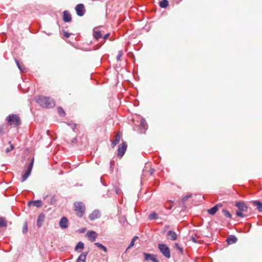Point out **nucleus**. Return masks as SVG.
<instances>
[{
	"label": "nucleus",
	"mask_w": 262,
	"mask_h": 262,
	"mask_svg": "<svg viewBox=\"0 0 262 262\" xmlns=\"http://www.w3.org/2000/svg\"><path fill=\"white\" fill-rule=\"evenodd\" d=\"M237 238L234 235H230V236H229L226 239V242L229 245L235 243L237 242Z\"/></svg>",
	"instance_id": "6ab92c4d"
},
{
	"label": "nucleus",
	"mask_w": 262,
	"mask_h": 262,
	"mask_svg": "<svg viewBox=\"0 0 262 262\" xmlns=\"http://www.w3.org/2000/svg\"><path fill=\"white\" fill-rule=\"evenodd\" d=\"M191 196V194H189V195H187L186 196H185L183 199H182V201L183 202H185L189 198H190Z\"/></svg>",
	"instance_id": "4c0bfd02"
},
{
	"label": "nucleus",
	"mask_w": 262,
	"mask_h": 262,
	"mask_svg": "<svg viewBox=\"0 0 262 262\" xmlns=\"http://www.w3.org/2000/svg\"><path fill=\"white\" fill-rule=\"evenodd\" d=\"M74 211L76 215L81 217L84 214L85 210V205L81 202H76L74 203Z\"/></svg>",
	"instance_id": "7ed1b4c3"
},
{
	"label": "nucleus",
	"mask_w": 262,
	"mask_h": 262,
	"mask_svg": "<svg viewBox=\"0 0 262 262\" xmlns=\"http://www.w3.org/2000/svg\"><path fill=\"white\" fill-rule=\"evenodd\" d=\"M6 132L4 130L3 126H0V135H3L5 134Z\"/></svg>",
	"instance_id": "e433bc0d"
},
{
	"label": "nucleus",
	"mask_w": 262,
	"mask_h": 262,
	"mask_svg": "<svg viewBox=\"0 0 262 262\" xmlns=\"http://www.w3.org/2000/svg\"><path fill=\"white\" fill-rule=\"evenodd\" d=\"M222 212L226 217L228 218H231L232 215L226 209H223Z\"/></svg>",
	"instance_id": "7c9ffc66"
},
{
	"label": "nucleus",
	"mask_w": 262,
	"mask_h": 262,
	"mask_svg": "<svg viewBox=\"0 0 262 262\" xmlns=\"http://www.w3.org/2000/svg\"><path fill=\"white\" fill-rule=\"evenodd\" d=\"M56 202H57V199H56L55 196L53 195L51 198L49 203L50 205H52L55 204Z\"/></svg>",
	"instance_id": "c756f323"
},
{
	"label": "nucleus",
	"mask_w": 262,
	"mask_h": 262,
	"mask_svg": "<svg viewBox=\"0 0 262 262\" xmlns=\"http://www.w3.org/2000/svg\"><path fill=\"white\" fill-rule=\"evenodd\" d=\"M94 245L95 246H96L98 248H99L101 250H102L104 252L107 251V248L104 246L102 245L101 244H100L99 243H95Z\"/></svg>",
	"instance_id": "bb28decb"
},
{
	"label": "nucleus",
	"mask_w": 262,
	"mask_h": 262,
	"mask_svg": "<svg viewBox=\"0 0 262 262\" xmlns=\"http://www.w3.org/2000/svg\"><path fill=\"white\" fill-rule=\"evenodd\" d=\"M63 20L64 22L69 23L72 20V17L68 11H64L63 12Z\"/></svg>",
	"instance_id": "2eb2a0df"
},
{
	"label": "nucleus",
	"mask_w": 262,
	"mask_h": 262,
	"mask_svg": "<svg viewBox=\"0 0 262 262\" xmlns=\"http://www.w3.org/2000/svg\"><path fill=\"white\" fill-rule=\"evenodd\" d=\"M235 206L238 208L239 211L246 212L248 210V207L243 201L236 202Z\"/></svg>",
	"instance_id": "1a4fd4ad"
},
{
	"label": "nucleus",
	"mask_w": 262,
	"mask_h": 262,
	"mask_svg": "<svg viewBox=\"0 0 262 262\" xmlns=\"http://www.w3.org/2000/svg\"><path fill=\"white\" fill-rule=\"evenodd\" d=\"M134 105L135 106H137L138 105V101H135V102L134 103Z\"/></svg>",
	"instance_id": "8fccbe9b"
},
{
	"label": "nucleus",
	"mask_w": 262,
	"mask_h": 262,
	"mask_svg": "<svg viewBox=\"0 0 262 262\" xmlns=\"http://www.w3.org/2000/svg\"><path fill=\"white\" fill-rule=\"evenodd\" d=\"M36 102L39 105L44 108H51L55 105V102L53 99L50 97L43 96H39L36 99Z\"/></svg>",
	"instance_id": "f257e3e1"
},
{
	"label": "nucleus",
	"mask_w": 262,
	"mask_h": 262,
	"mask_svg": "<svg viewBox=\"0 0 262 262\" xmlns=\"http://www.w3.org/2000/svg\"><path fill=\"white\" fill-rule=\"evenodd\" d=\"M109 36H110V33H106V34H105L103 36V39L104 40L107 39Z\"/></svg>",
	"instance_id": "79ce46f5"
},
{
	"label": "nucleus",
	"mask_w": 262,
	"mask_h": 262,
	"mask_svg": "<svg viewBox=\"0 0 262 262\" xmlns=\"http://www.w3.org/2000/svg\"><path fill=\"white\" fill-rule=\"evenodd\" d=\"M158 248L166 258H169L170 257V251L167 246L164 244H159Z\"/></svg>",
	"instance_id": "39448f33"
},
{
	"label": "nucleus",
	"mask_w": 262,
	"mask_h": 262,
	"mask_svg": "<svg viewBox=\"0 0 262 262\" xmlns=\"http://www.w3.org/2000/svg\"><path fill=\"white\" fill-rule=\"evenodd\" d=\"M7 226V223L5 218L3 217H0V228L6 227Z\"/></svg>",
	"instance_id": "a878e982"
},
{
	"label": "nucleus",
	"mask_w": 262,
	"mask_h": 262,
	"mask_svg": "<svg viewBox=\"0 0 262 262\" xmlns=\"http://www.w3.org/2000/svg\"><path fill=\"white\" fill-rule=\"evenodd\" d=\"M31 204H33L34 206L37 207H40L42 206V202L41 200H36V201H30L28 202V206H30Z\"/></svg>",
	"instance_id": "aec40b11"
},
{
	"label": "nucleus",
	"mask_w": 262,
	"mask_h": 262,
	"mask_svg": "<svg viewBox=\"0 0 262 262\" xmlns=\"http://www.w3.org/2000/svg\"><path fill=\"white\" fill-rule=\"evenodd\" d=\"M127 144L125 142H122L121 144L119 145L117 150V156L119 158L121 159L127 149Z\"/></svg>",
	"instance_id": "0eeeda50"
},
{
	"label": "nucleus",
	"mask_w": 262,
	"mask_h": 262,
	"mask_svg": "<svg viewBox=\"0 0 262 262\" xmlns=\"http://www.w3.org/2000/svg\"><path fill=\"white\" fill-rule=\"evenodd\" d=\"M143 255L144 256V259L146 261H148L149 260L152 261V259H153L154 258L157 257V256L156 255L153 254L144 253Z\"/></svg>",
	"instance_id": "5701e85b"
},
{
	"label": "nucleus",
	"mask_w": 262,
	"mask_h": 262,
	"mask_svg": "<svg viewBox=\"0 0 262 262\" xmlns=\"http://www.w3.org/2000/svg\"><path fill=\"white\" fill-rule=\"evenodd\" d=\"M102 33L100 31L97 30L96 28H94L93 29V36L94 38L96 40H99V39L102 37Z\"/></svg>",
	"instance_id": "a211bd4d"
},
{
	"label": "nucleus",
	"mask_w": 262,
	"mask_h": 262,
	"mask_svg": "<svg viewBox=\"0 0 262 262\" xmlns=\"http://www.w3.org/2000/svg\"><path fill=\"white\" fill-rule=\"evenodd\" d=\"M152 261L153 262H159V261L157 259V257L152 259Z\"/></svg>",
	"instance_id": "de8ad7c7"
},
{
	"label": "nucleus",
	"mask_w": 262,
	"mask_h": 262,
	"mask_svg": "<svg viewBox=\"0 0 262 262\" xmlns=\"http://www.w3.org/2000/svg\"><path fill=\"white\" fill-rule=\"evenodd\" d=\"M253 204L257 207V209L258 211L262 212V202L258 201H255L253 202Z\"/></svg>",
	"instance_id": "b1692460"
},
{
	"label": "nucleus",
	"mask_w": 262,
	"mask_h": 262,
	"mask_svg": "<svg viewBox=\"0 0 262 262\" xmlns=\"http://www.w3.org/2000/svg\"><path fill=\"white\" fill-rule=\"evenodd\" d=\"M167 236H168L169 239L171 241H176L177 239V234L172 230L168 231L167 233Z\"/></svg>",
	"instance_id": "f3484780"
},
{
	"label": "nucleus",
	"mask_w": 262,
	"mask_h": 262,
	"mask_svg": "<svg viewBox=\"0 0 262 262\" xmlns=\"http://www.w3.org/2000/svg\"><path fill=\"white\" fill-rule=\"evenodd\" d=\"M76 124H73V125L72 126V129H73V130L74 131H75V128H76Z\"/></svg>",
	"instance_id": "49530a36"
},
{
	"label": "nucleus",
	"mask_w": 262,
	"mask_h": 262,
	"mask_svg": "<svg viewBox=\"0 0 262 262\" xmlns=\"http://www.w3.org/2000/svg\"><path fill=\"white\" fill-rule=\"evenodd\" d=\"M77 138H76V137L74 138L72 140V141H71V142H72V144H75V143H77Z\"/></svg>",
	"instance_id": "c03bdc74"
},
{
	"label": "nucleus",
	"mask_w": 262,
	"mask_h": 262,
	"mask_svg": "<svg viewBox=\"0 0 262 262\" xmlns=\"http://www.w3.org/2000/svg\"><path fill=\"white\" fill-rule=\"evenodd\" d=\"M63 35L65 37L69 38L70 36L71 33H69L65 31H63Z\"/></svg>",
	"instance_id": "58836bf2"
},
{
	"label": "nucleus",
	"mask_w": 262,
	"mask_h": 262,
	"mask_svg": "<svg viewBox=\"0 0 262 262\" xmlns=\"http://www.w3.org/2000/svg\"><path fill=\"white\" fill-rule=\"evenodd\" d=\"M169 3L167 0H162L160 2L159 5L161 8H165L168 6Z\"/></svg>",
	"instance_id": "393cba45"
},
{
	"label": "nucleus",
	"mask_w": 262,
	"mask_h": 262,
	"mask_svg": "<svg viewBox=\"0 0 262 262\" xmlns=\"http://www.w3.org/2000/svg\"><path fill=\"white\" fill-rule=\"evenodd\" d=\"M75 10L77 14L79 16H83L85 12L84 6L82 4H79L76 5L75 7Z\"/></svg>",
	"instance_id": "6e6552de"
},
{
	"label": "nucleus",
	"mask_w": 262,
	"mask_h": 262,
	"mask_svg": "<svg viewBox=\"0 0 262 262\" xmlns=\"http://www.w3.org/2000/svg\"><path fill=\"white\" fill-rule=\"evenodd\" d=\"M127 45H128V46H129V42H127Z\"/></svg>",
	"instance_id": "5fc2aeb1"
},
{
	"label": "nucleus",
	"mask_w": 262,
	"mask_h": 262,
	"mask_svg": "<svg viewBox=\"0 0 262 262\" xmlns=\"http://www.w3.org/2000/svg\"><path fill=\"white\" fill-rule=\"evenodd\" d=\"M9 144H10V148H7L6 149V153H8V152H10V151L14 149V146H13V145L11 144V141L9 142Z\"/></svg>",
	"instance_id": "72a5a7b5"
},
{
	"label": "nucleus",
	"mask_w": 262,
	"mask_h": 262,
	"mask_svg": "<svg viewBox=\"0 0 262 262\" xmlns=\"http://www.w3.org/2000/svg\"><path fill=\"white\" fill-rule=\"evenodd\" d=\"M158 218V215L157 214L154 212H152L151 213H150L149 215V216H148V219L150 220H155V219H157Z\"/></svg>",
	"instance_id": "c85d7f7f"
},
{
	"label": "nucleus",
	"mask_w": 262,
	"mask_h": 262,
	"mask_svg": "<svg viewBox=\"0 0 262 262\" xmlns=\"http://www.w3.org/2000/svg\"><path fill=\"white\" fill-rule=\"evenodd\" d=\"M175 247L178 248L181 252H183L182 248L180 247L178 243L175 244Z\"/></svg>",
	"instance_id": "ea45409f"
},
{
	"label": "nucleus",
	"mask_w": 262,
	"mask_h": 262,
	"mask_svg": "<svg viewBox=\"0 0 262 262\" xmlns=\"http://www.w3.org/2000/svg\"><path fill=\"white\" fill-rule=\"evenodd\" d=\"M137 117L138 118L137 119V123H139V124H137L138 125H139L140 129L142 130H143V133H145V130L147 129V124L145 121V120L142 118L140 116H137Z\"/></svg>",
	"instance_id": "423d86ee"
},
{
	"label": "nucleus",
	"mask_w": 262,
	"mask_h": 262,
	"mask_svg": "<svg viewBox=\"0 0 262 262\" xmlns=\"http://www.w3.org/2000/svg\"><path fill=\"white\" fill-rule=\"evenodd\" d=\"M114 162L113 161H111V163H110V168H112V166L113 165H114Z\"/></svg>",
	"instance_id": "09e8293b"
},
{
	"label": "nucleus",
	"mask_w": 262,
	"mask_h": 262,
	"mask_svg": "<svg viewBox=\"0 0 262 262\" xmlns=\"http://www.w3.org/2000/svg\"><path fill=\"white\" fill-rule=\"evenodd\" d=\"M87 253H82L78 257L76 262H85Z\"/></svg>",
	"instance_id": "412c9836"
},
{
	"label": "nucleus",
	"mask_w": 262,
	"mask_h": 262,
	"mask_svg": "<svg viewBox=\"0 0 262 262\" xmlns=\"http://www.w3.org/2000/svg\"><path fill=\"white\" fill-rule=\"evenodd\" d=\"M57 111H58V114L61 116H63L65 115V112H64L63 109L60 107H58Z\"/></svg>",
	"instance_id": "2f4dec72"
},
{
	"label": "nucleus",
	"mask_w": 262,
	"mask_h": 262,
	"mask_svg": "<svg viewBox=\"0 0 262 262\" xmlns=\"http://www.w3.org/2000/svg\"><path fill=\"white\" fill-rule=\"evenodd\" d=\"M100 213L98 210H94L90 215L89 219L91 221H94L96 219H99L100 217Z\"/></svg>",
	"instance_id": "9d476101"
},
{
	"label": "nucleus",
	"mask_w": 262,
	"mask_h": 262,
	"mask_svg": "<svg viewBox=\"0 0 262 262\" xmlns=\"http://www.w3.org/2000/svg\"><path fill=\"white\" fill-rule=\"evenodd\" d=\"M34 164V159H33L30 164L26 167V169L22 172L20 178L21 182H25L30 175Z\"/></svg>",
	"instance_id": "20e7f679"
},
{
	"label": "nucleus",
	"mask_w": 262,
	"mask_h": 262,
	"mask_svg": "<svg viewBox=\"0 0 262 262\" xmlns=\"http://www.w3.org/2000/svg\"><path fill=\"white\" fill-rule=\"evenodd\" d=\"M123 55V52L122 50H120V51H118V55L116 57V59L117 60V61H120L121 59V57Z\"/></svg>",
	"instance_id": "473e14b6"
},
{
	"label": "nucleus",
	"mask_w": 262,
	"mask_h": 262,
	"mask_svg": "<svg viewBox=\"0 0 262 262\" xmlns=\"http://www.w3.org/2000/svg\"><path fill=\"white\" fill-rule=\"evenodd\" d=\"M84 248V244L81 242H79L77 245L75 247V250H78L79 249H80V250H82Z\"/></svg>",
	"instance_id": "cd10ccee"
},
{
	"label": "nucleus",
	"mask_w": 262,
	"mask_h": 262,
	"mask_svg": "<svg viewBox=\"0 0 262 262\" xmlns=\"http://www.w3.org/2000/svg\"><path fill=\"white\" fill-rule=\"evenodd\" d=\"M138 238V237L137 236H135L133 238H132V247L134 245V242Z\"/></svg>",
	"instance_id": "a19ab883"
},
{
	"label": "nucleus",
	"mask_w": 262,
	"mask_h": 262,
	"mask_svg": "<svg viewBox=\"0 0 262 262\" xmlns=\"http://www.w3.org/2000/svg\"><path fill=\"white\" fill-rule=\"evenodd\" d=\"M243 211H237L236 212V214L237 216L241 217H244L246 216L242 213Z\"/></svg>",
	"instance_id": "c9c22d12"
},
{
	"label": "nucleus",
	"mask_w": 262,
	"mask_h": 262,
	"mask_svg": "<svg viewBox=\"0 0 262 262\" xmlns=\"http://www.w3.org/2000/svg\"><path fill=\"white\" fill-rule=\"evenodd\" d=\"M28 231V226L27 222H25L23 228V233L24 234L26 233Z\"/></svg>",
	"instance_id": "f704fd0d"
},
{
	"label": "nucleus",
	"mask_w": 262,
	"mask_h": 262,
	"mask_svg": "<svg viewBox=\"0 0 262 262\" xmlns=\"http://www.w3.org/2000/svg\"><path fill=\"white\" fill-rule=\"evenodd\" d=\"M48 196V195H46L45 196L43 197L44 199H46Z\"/></svg>",
	"instance_id": "864d4df0"
},
{
	"label": "nucleus",
	"mask_w": 262,
	"mask_h": 262,
	"mask_svg": "<svg viewBox=\"0 0 262 262\" xmlns=\"http://www.w3.org/2000/svg\"><path fill=\"white\" fill-rule=\"evenodd\" d=\"M222 207V204L220 203L215 205L212 208L208 210V212L211 215H214L219 210V208Z\"/></svg>",
	"instance_id": "4468645a"
},
{
	"label": "nucleus",
	"mask_w": 262,
	"mask_h": 262,
	"mask_svg": "<svg viewBox=\"0 0 262 262\" xmlns=\"http://www.w3.org/2000/svg\"><path fill=\"white\" fill-rule=\"evenodd\" d=\"M69 221L66 217H62L59 222V226L62 229H66L68 227Z\"/></svg>",
	"instance_id": "f8f14e48"
},
{
	"label": "nucleus",
	"mask_w": 262,
	"mask_h": 262,
	"mask_svg": "<svg viewBox=\"0 0 262 262\" xmlns=\"http://www.w3.org/2000/svg\"><path fill=\"white\" fill-rule=\"evenodd\" d=\"M45 215L43 213H40L39 215L38 219L37 220V226L38 228H40L41 226L42 223L45 221Z\"/></svg>",
	"instance_id": "dca6fc26"
},
{
	"label": "nucleus",
	"mask_w": 262,
	"mask_h": 262,
	"mask_svg": "<svg viewBox=\"0 0 262 262\" xmlns=\"http://www.w3.org/2000/svg\"><path fill=\"white\" fill-rule=\"evenodd\" d=\"M131 248V243L128 246L126 250L129 249Z\"/></svg>",
	"instance_id": "603ef678"
},
{
	"label": "nucleus",
	"mask_w": 262,
	"mask_h": 262,
	"mask_svg": "<svg viewBox=\"0 0 262 262\" xmlns=\"http://www.w3.org/2000/svg\"><path fill=\"white\" fill-rule=\"evenodd\" d=\"M149 171H150V174H152L153 173L154 171V169L151 168Z\"/></svg>",
	"instance_id": "3c124183"
},
{
	"label": "nucleus",
	"mask_w": 262,
	"mask_h": 262,
	"mask_svg": "<svg viewBox=\"0 0 262 262\" xmlns=\"http://www.w3.org/2000/svg\"><path fill=\"white\" fill-rule=\"evenodd\" d=\"M191 240L192 242H193L194 243H197V241L196 239H195V238L193 236H192L191 237Z\"/></svg>",
	"instance_id": "a18cd8bd"
},
{
	"label": "nucleus",
	"mask_w": 262,
	"mask_h": 262,
	"mask_svg": "<svg viewBox=\"0 0 262 262\" xmlns=\"http://www.w3.org/2000/svg\"><path fill=\"white\" fill-rule=\"evenodd\" d=\"M121 138V134L118 132L115 136V138L114 140L112 141L111 146L112 148H114L117 144H118Z\"/></svg>",
	"instance_id": "ddd939ff"
},
{
	"label": "nucleus",
	"mask_w": 262,
	"mask_h": 262,
	"mask_svg": "<svg viewBox=\"0 0 262 262\" xmlns=\"http://www.w3.org/2000/svg\"><path fill=\"white\" fill-rule=\"evenodd\" d=\"M97 235V233L94 231H89L86 233V236L91 242L95 241Z\"/></svg>",
	"instance_id": "9b49d317"
},
{
	"label": "nucleus",
	"mask_w": 262,
	"mask_h": 262,
	"mask_svg": "<svg viewBox=\"0 0 262 262\" xmlns=\"http://www.w3.org/2000/svg\"><path fill=\"white\" fill-rule=\"evenodd\" d=\"M7 124L14 127H19L21 124V119L17 114H10L5 119Z\"/></svg>",
	"instance_id": "f03ea898"
},
{
	"label": "nucleus",
	"mask_w": 262,
	"mask_h": 262,
	"mask_svg": "<svg viewBox=\"0 0 262 262\" xmlns=\"http://www.w3.org/2000/svg\"><path fill=\"white\" fill-rule=\"evenodd\" d=\"M15 61L18 68L20 71L23 72H27V69L26 68V67L23 64L21 65L17 59L15 58Z\"/></svg>",
	"instance_id": "4be33fe9"
},
{
	"label": "nucleus",
	"mask_w": 262,
	"mask_h": 262,
	"mask_svg": "<svg viewBox=\"0 0 262 262\" xmlns=\"http://www.w3.org/2000/svg\"><path fill=\"white\" fill-rule=\"evenodd\" d=\"M120 190L118 187H115V192L117 194H119L120 193Z\"/></svg>",
	"instance_id": "37998d69"
}]
</instances>
